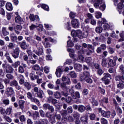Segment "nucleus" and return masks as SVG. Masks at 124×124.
Masks as SVG:
<instances>
[{
    "label": "nucleus",
    "mask_w": 124,
    "mask_h": 124,
    "mask_svg": "<svg viewBox=\"0 0 124 124\" xmlns=\"http://www.w3.org/2000/svg\"><path fill=\"white\" fill-rule=\"evenodd\" d=\"M37 50L34 49L33 50V53H35L37 56L39 57L42 56L44 54V51L43 50V46L39 45L38 46H36Z\"/></svg>",
    "instance_id": "obj_9"
},
{
    "label": "nucleus",
    "mask_w": 124,
    "mask_h": 124,
    "mask_svg": "<svg viewBox=\"0 0 124 124\" xmlns=\"http://www.w3.org/2000/svg\"><path fill=\"white\" fill-rule=\"evenodd\" d=\"M10 86H11V87H15L16 89L18 90V91L22 90V87L19 86V85L18 84V81H17L16 80L11 81L10 83Z\"/></svg>",
    "instance_id": "obj_11"
},
{
    "label": "nucleus",
    "mask_w": 124,
    "mask_h": 124,
    "mask_svg": "<svg viewBox=\"0 0 124 124\" xmlns=\"http://www.w3.org/2000/svg\"><path fill=\"white\" fill-rule=\"evenodd\" d=\"M101 123L102 124H108V121L106 120L104 118H102L101 119Z\"/></svg>",
    "instance_id": "obj_62"
},
{
    "label": "nucleus",
    "mask_w": 124,
    "mask_h": 124,
    "mask_svg": "<svg viewBox=\"0 0 124 124\" xmlns=\"http://www.w3.org/2000/svg\"><path fill=\"white\" fill-rule=\"evenodd\" d=\"M88 77H90V71H85L83 74L79 75V80L81 82H83V81H86V79Z\"/></svg>",
    "instance_id": "obj_10"
},
{
    "label": "nucleus",
    "mask_w": 124,
    "mask_h": 124,
    "mask_svg": "<svg viewBox=\"0 0 124 124\" xmlns=\"http://www.w3.org/2000/svg\"><path fill=\"white\" fill-rule=\"evenodd\" d=\"M71 97L72 99H77V98H80V93L79 92H76L75 93H71Z\"/></svg>",
    "instance_id": "obj_21"
},
{
    "label": "nucleus",
    "mask_w": 124,
    "mask_h": 124,
    "mask_svg": "<svg viewBox=\"0 0 124 124\" xmlns=\"http://www.w3.org/2000/svg\"><path fill=\"white\" fill-rule=\"evenodd\" d=\"M6 93L7 95H12V94H14V89L11 87H7L6 89Z\"/></svg>",
    "instance_id": "obj_17"
},
{
    "label": "nucleus",
    "mask_w": 124,
    "mask_h": 124,
    "mask_svg": "<svg viewBox=\"0 0 124 124\" xmlns=\"http://www.w3.org/2000/svg\"><path fill=\"white\" fill-rule=\"evenodd\" d=\"M7 47L10 49H13V48L15 47V45H14V43H9L8 45H7Z\"/></svg>",
    "instance_id": "obj_59"
},
{
    "label": "nucleus",
    "mask_w": 124,
    "mask_h": 124,
    "mask_svg": "<svg viewBox=\"0 0 124 124\" xmlns=\"http://www.w3.org/2000/svg\"><path fill=\"white\" fill-rule=\"evenodd\" d=\"M117 88L120 90H123V89L124 88V84L120 82L118 84H117Z\"/></svg>",
    "instance_id": "obj_58"
},
{
    "label": "nucleus",
    "mask_w": 124,
    "mask_h": 124,
    "mask_svg": "<svg viewBox=\"0 0 124 124\" xmlns=\"http://www.w3.org/2000/svg\"><path fill=\"white\" fill-rule=\"evenodd\" d=\"M31 93L36 97L38 98H43V94H44V92L43 90H39L38 87H34L31 91Z\"/></svg>",
    "instance_id": "obj_3"
},
{
    "label": "nucleus",
    "mask_w": 124,
    "mask_h": 124,
    "mask_svg": "<svg viewBox=\"0 0 124 124\" xmlns=\"http://www.w3.org/2000/svg\"><path fill=\"white\" fill-rule=\"evenodd\" d=\"M95 15L96 19H99V18H101V16H102V13H101L100 12L96 11L95 13Z\"/></svg>",
    "instance_id": "obj_44"
},
{
    "label": "nucleus",
    "mask_w": 124,
    "mask_h": 124,
    "mask_svg": "<svg viewBox=\"0 0 124 124\" xmlns=\"http://www.w3.org/2000/svg\"><path fill=\"white\" fill-rule=\"evenodd\" d=\"M44 26L45 29H46V30L47 31H50V30H51L52 28H53V26H52L51 25L48 24H44Z\"/></svg>",
    "instance_id": "obj_47"
},
{
    "label": "nucleus",
    "mask_w": 124,
    "mask_h": 124,
    "mask_svg": "<svg viewBox=\"0 0 124 124\" xmlns=\"http://www.w3.org/2000/svg\"><path fill=\"white\" fill-rule=\"evenodd\" d=\"M11 40L13 42H16L18 40V37L14 35V33L11 34L10 35Z\"/></svg>",
    "instance_id": "obj_32"
},
{
    "label": "nucleus",
    "mask_w": 124,
    "mask_h": 124,
    "mask_svg": "<svg viewBox=\"0 0 124 124\" xmlns=\"http://www.w3.org/2000/svg\"><path fill=\"white\" fill-rule=\"evenodd\" d=\"M5 56L6 57V59L7 60L8 62L9 63H13V61L10 57V54L8 52H6L5 54Z\"/></svg>",
    "instance_id": "obj_25"
},
{
    "label": "nucleus",
    "mask_w": 124,
    "mask_h": 124,
    "mask_svg": "<svg viewBox=\"0 0 124 124\" xmlns=\"http://www.w3.org/2000/svg\"><path fill=\"white\" fill-rule=\"evenodd\" d=\"M67 51L68 52H71V53H69V56L70 58H74L75 57V54H74V50L72 48H68L67 49Z\"/></svg>",
    "instance_id": "obj_30"
},
{
    "label": "nucleus",
    "mask_w": 124,
    "mask_h": 124,
    "mask_svg": "<svg viewBox=\"0 0 124 124\" xmlns=\"http://www.w3.org/2000/svg\"><path fill=\"white\" fill-rule=\"evenodd\" d=\"M2 67L3 69H4V71L5 72V73H13L14 69H13V67H12L10 64L7 63H3L2 64Z\"/></svg>",
    "instance_id": "obj_6"
},
{
    "label": "nucleus",
    "mask_w": 124,
    "mask_h": 124,
    "mask_svg": "<svg viewBox=\"0 0 124 124\" xmlns=\"http://www.w3.org/2000/svg\"><path fill=\"white\" fill-rule=\"evenodd\" d=\"M71 24L72 25L73 28L77 29L79 28V20L77 19H74L71 21Z\"/></svg>",
    "instance_id": "obj_16"
},
{
    "label": "nucleus",
    "mask_w": 124,
    "mask_h": 124,
    "mask_svg": "<svg viewBox=\"0 0 124 124\" xmlns=\"http://www.w3.org/2000/svg\"><path fill=\"white\" fill-rule=\"evenodd\" d=\"M27 97L28 99H30L31 102H34V103L37 104L38 106H40V102L39 100L34 97L32 96V94L31 92H28L27 93Z\"/></svg>",
    "instance_id": "obj_7"
},
{
    "label": "nucleus",
    "mask_w": 124,
    "mask_h": 124,
    "mask_svg": "<svg viewBox=\"0 0 124 124\" xmlns=\"http://www.w3.org/2000/svg\"><path fill=\"white\" fill-rule=\"evenodd\" d=\"M23 27L21 25H17L15 28H14V31L15 33H16L17 35H19L21 33L20 31H22Z\"/></svg>",
    "instance_id": "obj_18"
},
{
    "label": "nucleus",
    "mask_w": 124,
    "mask_h": 124,
    "mask_svg": "<svg viewBox=\"0 0 124 124\" xmlns=\"http://www.w3.org/2000/svg\"><path fill=\"white\" fill-rule=\"evenodd\" d=\"M24 86L25 87H26V88L27 89V90H31V84H30V83L26 82L24 84Z\"/></svg>",
    "instance_id": "obj_46"
},
{
    "label": "nucleus",
    "mask_w": 124,
    "mask_h": 124,
    "mask_svg": "<svg viewBox=\"0 0 124 124\" xmlns=\"http://www.w3.org/2000/svg\"><path fill=\"white\" fill-rule=\"evenodd\" d=\"M25 101L23 100L18 101V106L21 110H24V104H25Z\"/></svg>",
    "instance_id": "obj_29"
},
{
    "label": "nucleus",
    "mask_w": 124,
    "mask_h": 124,
    "mask_svg": "<svg viewBox=\"0 0 124 124\" xmlns=\"http://www.w3.org/2000/svg\"><path fill=\"white\" fill-rule=\"evenodd\" d=\"M54 96L55 98H61V93L59 92H56L54 93Z\"/></svg>",
    "instance_id": "obj_54"
},
{
    "label": "nucleus",
    "mask_w": 124,
    "mask_h": 124,
    "mask_svg": "<svg viewBox=\"0 0 124 124\" xmlns=\"http://www.w3.org/2000/svg\"><path fill=\"white\" fill-rule=\"evenodd\" d=\"M11 113H12V106H10L9 108H6L5 114H6V115H10Z\"/></svg>",
    "instance_id": "obj_35"
},
{
    "label": "nucleus",
    "mask_w": 124,
    "mask_h": 124,
    "mask_svg": "<svg viewBox=\"0 0 124 124\" xmlns=\"http://www.w3.org/2000/svg\"><path fill=\"white\" fill-rule=\"evenodd\" d=\"M18 79H20L19 83L20 85H23L25 84V80L24 79V76L22 75H19L18 76Z\"/></svg>",
    "instance_id": "obj_27"
},
{
    "label": "nucleus",
    "mask_w": 124,
    "mask_h": 124,
    "mask_svg": "<svg viewBox=\"0 0 124 124\" xmlns=\"http://www.w3.org/2000/svg\"><path fill=\"white\" fill-rule=\"evenodd\" d=\"M101 116L104 118H110V116H111V112H110V111H104L102 112Z\"/></svg>",
    "instance_id": "obj_24"
},
{
    "label": "nucleus",
    "mask_w": 124,
    "mask_h": 124,
    "mask_svg": "<svg viewBox=\"0 0 124 124\" xmlns=\"http://www.w3.org/2000/svg\"><path fill=\"white\" fill-rule=\"evenodd\" d=\"M6 77L9 80H12L13 79V78H14V77L13 76V75H11L10 74H7L6 75Z\"/></svg>",
    "instance_id": "obj_60"
},
{
    "label": "nucleus",
    "mask_w": 124,
    "mask_h": 124,
    "mask_svg": "<svg viewBox=\"0 0 124 124\" xmlns=\"http://www.w3.org/2000/svg\"><path fill=\"white\" fill-rule=\"evenodd\" d=\"M69 75L71 78H76V77H77V74L74 71L70 72Z\"/></svg>",
    "instance_id": "obj_48"
},
{
    "label": "nucleus",
    "mask_w": 124,
    "mask_h": 124,
    "mask_svg": "<svg viewBox=\"0 0 124 124\" xmlns=\"http://www.w3.org/2000/svg\"><path fill=\"white\" fill-rule=\"evenodd\" d=\"M73 116L74 118H76V119H79L81 115L78 112H75Z\"/></svg>",
    "instance_id": "obj_64"
},
{
    "label": "nucleus",
    "mask_w": 124,
    "mask_h": 124,
    "mask_svg": "<svg viewBox=\"0 0 124 124\" xmlns=\"http://www.w3.org/2000/svg\"><path fill=\"white\" fill-rule=\"evenodd\" d=\"M101 65L104 67H106V66H107V59H106V58L102 59Z\"/></svg>",
    "instance_id": "obj_42"
},
{
    "label": "nucleus",
    "mask_w": 124,
    "mask_h": 124,
    "mask_svg": "<svg viewBox=\"0 0 124 124\" xmlns=\"http://www.w3.org/2000/svg\"><path fill=\"white\" fill-rule=\"evenodd\" d=\"M67 44L68 47H73L74 46V44L71 41L69 40L67 42Z\"/></svg>",
    "instance_id": "obj_57"
},
{
    "label": "nucleus",
    "mask_w": 124,
    "mask_h": 124,
    "mask_svg": "<svg viewBox=\"0 0 124 124\" xmlns=\"http://www.w3.org/2000/svg\"><path fill=\"white\" fill-rule=\"evenodd\" d=\"M102 31H103V28L101 27H97L95 28V31L97 33H101Z\"/></svg>",
    "instance_id": "obj_43"
},
{
    "label": "nucleus",
    "mask_w": 124,
    "mask_h": 124,
    "mask_svg": "<svg viewBox=\"0 0 124 124\" xmlns=\"http://www.w3.org/2000/svg\"><path fill=\"white\" fill-rule=\"evenodd\" d=\"M103 0H92V2L93 3V6L95 8L99 9L101 11H104L106 9V4L105 3L101 5ZM99 5H100L99 6Z\"/></svg>",
    "instance_id": "obj_2"
},
{
    "label": "nucleus",
    "mask_w": 124,
    "mask_h": 124,
    "mask_svg": "<svg viewBox=\"0 0 124 124\" xmlns=\"http://www.w3.org/2000/svg\"><path fill=\"white\" fill-rule=\"evenodd\" d=\"M22 66H19L18 67V72L19 73H24L25 72V69Z\"/></svg>",
    "instance_id": "obj_61"
},
{
    "label": "nucleus",
    "mask_w": 124,
    "mask_h": 124,
    "mask_svg": "<svg viewBox=\"0 0 124 124\" xmlns=\"http://www.w3.org/2000/svg\"><path fill=\"white\" fill-rule=\"evenodd\" d=\"M40 67L37 64L32 66V70H35L36 71H39L40 70Z\"/></svg>",
    "instance_id": "obj_39"
},
{
    "label": "nucleus",
    "mask_w": 124,
    "mask_h": 124,
    "mask_svg": "<svg viewBox=\"0 0 124 124\" xmlns=\"http://www.w3.org/2000/svg\"><path fill=\"white\" fill-rule=\"evenodd\" d=\"M2 33L4 36H6L9 34V32L6 31V28L3 27L2 29Z\"/></svg>",
    "instance_id": "obj_37"
},
{
    "label": "nucleus",
    "mask_w": 124,
    "mask_h": 124,
    "mask_svg": "<svg viewBox=\"0 0 124 124\" xmlns=\"http://www.w3.org/2000/svg\"><path fill=\"white\" fill-rule=\"evenodd\" d=\"M20 46L21 47V49L23 50H26L28 47H29V45H27V42L25 40H23L21 42L20 44Z\"/></svg>",
    "instance_id": "obj_22"
},
{
    "label": "nucleus",
    "mask_w": 124,
    "mask_h": 124,
    "mask_svg": "<svg viewBox=\"0 0 124 124\" xmlns=\"http://www.w3.org/2000/svg\"><path fill=\"white\" fill-rule=\"evenodd\" d=\"M96 118V115L93 113H91L89 114V118L90 121H94Z\"/></svg>",
    "instance_id": "obj_36"
},
{
    "label": "nucleus",
    "mask_w": 124,
    "mask_h": 124,
    "mask_svg": "<svg viewBox=\"0 0 124 124\" xmlns=\"http://www.w3.org/2000/svg\"><path fill=\"white\" fill-rule=\"evenodd\" d=\"M80 48H81V46H80L76 45V49H77V50H78V54H85V51L84 50H80Z\"/></svg>",
    "instance_id": "obj_41"
},
{
    "label": "nucleus",
    "mask_w": 124,
    "mask_h": 124,
    "mask_svg": "<svg viewBox=\"0 0 124 124\" xmlns=\"http://www.w3.org/2000/svg\"><path fill=\"white\" fill-rule=\"evenodd\" d=\"M84 59H85V58L83 57V55H79L78 56L77 60L79 62H84Z\"/></svg>",
    "instance_id": "obj_50"
},
{
    "label": "nucleus",
    "mask_w": 124,
    "mask_h": 124,
    "mask_svg": "<svg viewBox=\"0 0 124 124\" xmlns=\"http://www.w3.org/2000/svg\"><path fill=\"white\" fill-rule=\"evenodd\" d=\"M20 64H21V62L19 61H17L16 62L14 63H13L12 64V66H13L14 68H17V67H18V66H19Z\"/></svg>",
    "instance_id": "obj_38"
},
{
    "label": "nucleus",
    "mask_w": 124,
    "mask_h": 124,
    "mask_svg": "<svg viewBox=\"0 0 124 124\" xmlns=\"http://www.w3.org/2000/svg\"><path fill=\"white\" fill-rule=\"evenodd\" d=\"M105 23H106V19H102L101 21H99L98 22V24H99V26H101L102 25H103V24H106Z\"/></svg>",
    "instance_id": "obj_55"
},
{
    "label": "nucleus",
    "mask_w": 124,
    "mask_h": 124,
    "mask_svg": "<svg viewBox=\"0 0 124 124\" xmlns=\"http://www.w3.org/2000/svg\"><path fill=\"white\" fill-rule=\"evenodd\" d=\"M43 70H44V68L41 66L40 70L36 72L37 76H38L39 77V76L40 77H43V76H44V74H43Z\"/></svg>",
    "instance_id": "obj_23"
},
{
    "label": "nucleus",
    "mask_w": 124,
    "mask_h": 124,
    "mask_svg": "<svg viewBox=\"0 0 124 124\" xmlns=\"http://www.w3.org/2000/svg\"><path fill=\"white\" fill-rule=\"evenodd\" d=\"M46 118H48L49 119V121L52 124H54L56 123V119L55 117H52V113L50 112V111H48L46 114Z\"/></svg>",
    "instance_id": "obj_15"
},
{
    "label": "nucleus",
    "mask_w": 124,
    "mask_h": 124,
    "mask_svg": "<svg viewBox=\"0 0 124 124\" xmlns=\"http://www.w3.org/2000/svg\"><path fill=\"white\" fill-rule=\"evenodd\" d=\"M91 102L93 104V106H97L98 105V102L94 99V98H92L91 99Z\"/></svg>",
    "instance_id": "obj_34"
},
{
    "label": "nucleus",
    "mask_w": 124,
    "mask_h": 124,
    "mask_svg": "<svg viewBox=\"0 0 124 124\" xmlns=\"http://www.w3.org/2000/svg\"><path fill=\"white\" fill-rule=\"evenodd\" d=\"M78 112H80V113H83V112H85V110H86V108L85 106H83V105H80L78 106Z\"/></svg>",
    "instance_id": "obj_28"
},
{
    "label": "nucleus",
    "mask_w": 124,
    "mask_h": 124,
    "mask_svg": "<svg viewBox=\"0 0 124 124\" xmlns=\"http://www.w3.org/2000/svg\"><path fill=\"white\" fill-rule=\"evenodd\" d=\"M6 8L7 10H8V11H12V10H13L12 4L10 3H7L6 4Z\"/></svg>",
    "instance_id": "obj_33"
},
{
    "label": "nucleus",
    "mask_w": 124,
    "mask_h": 124,
    "mask_svg": "<svg viewBox=\"0 0 124 124\" xmlns=\"http://www.w3.org/2000/svg\"><path fill=\"white\" fill-rule=\"evenodd\" d=\"M26 39L27 41H28V42H30L31 45H33V46H36V47H38V46H39V45L38 44V42L35 41V40L33 39L31 37L26 38Z\"/></svg>",
    "instance_id": "obj_14"
},
{
    "label": "nucleus",
    "mask_w": 124,
    "mask_h": 124,
    "mask_svg": "<svg viewBox=\"0 0 124 124\" xmlns=\"http://www.w3.org/2000/svg\"><path fill=\"white\" fill-rule=\"evenodd\" d=\"M99 92L102 94H105V90L102 88L101 87H99L98 89Z\"/></svg>",
    "instance_id": "obj_56"
},
{
    "label": "nucleus",
    "mask_w": 124,
    "mask_h": 124,
    "mask_svg": "<svg viewBox=\"0 0 124 124\" xmlns=\"http://www.w3.org/2000/svg\"><path fill=\"white\" fill-rule=\"evenodd\" d=\"M115 109L116 110L117 113H118L120 115L123 114V110H122V108H120L119 107H115Z\"/></svg>",
    "instance_id": "obj_52"
},
{
    "label": "nucleus",
    "mask_w": 124,
    "mask_h": 124,
    "mask_svg": "<svg viewBox=\"0 0 124 124\" xmlns=\"http://www.w3.org/2000/svg\"><path fill=\"white\" fill-rule=\"evenodd\" d=\"M43 109H44V110H49V111H50L51 113H53V112L55 111V108H54V107L51 106L48 103L44 104L43 106Z\"/></svg>",
    "instance_id": "obj_12"
},
{
    "label": "nucleus",
    "mask_w": 124,
    "mask_h": 124,
    "mask_svg": "<svg viewBox=\"0 0 124 124\" xmlns=\"http://www.w3.org/2000/svg\"><path fill=\"white\" fill-rule=\"evenodd\" d=\"M108 52L109 53V54H114V53H115V50H114V49L112 47H111V46H108Z\"/></svg>",
    "instance_id": "obj_53"
},
{
    "label": "nucleus",
    "mask_w": 124,
    "mask_h": 124,
    "mask_svg": "<svg viewBox=\"0 0 124 124\" xmlns=\"http://www.w3.org/2000/svg\"><path fill=\"white\" fill-rule=\"evenodd\" d=\"M62 82H63L61 84V88L63 91H67L69 89V86L66 85H70L71 81H70V78L67 77L65 76H63L62 78Z\"/></svg>",
    "instance_id": "obj_1"
},
{
    "label": "nucleus",
    "mask_w": 124,
    "mask_h": 124,
    "mask_svg": "<svg viewBox=\"0 0 124 124\" xmlns=\"http://www.w3.org/2000/svg\"><path fill=\"white\" fill-rule=\"evenodd\" d=\"M3 104L5 106H8L10 104V101L8 99H5L2 101Z\"/></svg>",
    "instance_id": "obj_45"
},
{
    "label": "nucleus",
    "mask_w": 124,
    "mask_h": 124,
    "mask_svg": "<svg viewBox=\"0 0 124 124\" xmlns=\"http://www.w3.org/2000/svg\"><path fill=\"white\" fill-rule=\"evenodd\" d=\"M3 119L4 121L7 122L8 123H11V122H12V119L7 115H4L3 116Z\"/></svg>",
    "instance_id": "obj_40"
},
{
    "label": "nucleus",
    "mask_w": 124,
    "mask_h": 124,
    "mask_svg": "<svg viewBox=\"0 0 124 124\" xmlns=\"http://www.w3.org/2000/svg\"><path fill=\"white\" fill-rule=\"evenodd\" d=\"M19 120L21 123H24V122L26 121V117H25V115H22L20 117H19Z\"/></svg>",
    "instance_id": "obj_63"
},
{
    "label": "nucleus",
    "mask_w": 124,
    "mask_h": 124,
    "mask_svg": "<svg viewBox=\"0 0 124 124\" xmlns=\"http://www.w3.org/2000/svg\"><path fill=\"white\" fill-rule=\"evenodd\" d=\"M29 76L30 77V79H31L32 81H34V80H35V79H38L39 78L38 76L35 75L34 73H33V71L30 74Z\"/></svg>",
    "instance_id": "obj_26"
},
{
    "label": "nucleus",
    "mask_w": 124,
    "mask_h": 124,
    "mask_svg": "<svg viewBox=\"0 0 124 124\" xmlns=\"http://www.w3.org/2000/svg\"><path fill=\"white\" fill-rule=\"evenodd\" d=\"M22 56H23V59L24 61L28 62H29V57L28 56V55L26 54V53L24 52H22L20 53V56L22 57Z\"/></svg>",
    "instance_id": "obj_31"
},
{
    "label": "nucleus",
    "mask_w": 124,
    "mask_h": 124,
    "mask_svg": "<svg viewBox=\"0 0 124 124\" xmlns=\"http://www.w3.org/2000/svg\"><path fill=\"white\" fill-rule=\"evenodd\" d=\"M117 61H118V56H115L113 57V59L110 57L108 58V65L109 67H114L117 64Z\"/></svg>",
    "instance_id": "obj_5"
},
{
    "label": "nucleus",
    "mask_w": 124,
    "mask_h": 124,
    "mask_svg": "<svg viewBox=\"0 0 124 124\" xmlns=\"http://www.w3.org/2000/svg\"><path fill=\"white\" fill-rule=\"evenodd\" d=\"M20 54V48L16 47L13 52L11 53L12 57L15 59H18L19 58V54Z\"/></svg>",
    "instance_id": "obj_13"
},
{
    "label": "nucleus",
    "mask_w": 124,
    "mask_h": 124,
    "mask_svg": "<svg viewBox=\"0 0 124 124\" xmlns=\"http://www.w3.org/2000/svg\"><path fill=\"white\" fill-rule=\"evenodd\" d=\"M63 72V70H62V67H58L56 69V71L55 74L58 78L61 77V75H62V73Z\"/></svg>",
    "instance_id": "obj_20"
},
{
    "label": "nucleus",
    "mask_w": 124,
    "mask_h": 124,
    "mask_svg": "<svg viewBox=\"0 0 124 124\" xmlns=\"http://www.w3.org/2000/svg\"><path fill=\"white\" fill-rule=\"evenodd\" d=\"M42 8L44 9V10H46V11H49V6L45 4H43L41 5Z\"/></svg>",
    "instance_id": "obj_49"
},
{
    "label": "nucleus",
    "mask_w": 124,
    "mask_h": 124,
    "mask_svg": "<svg viewBox=\"0 0 124 124\" xmlns=\"http://www.w3.org/2000/svg\"><path fill=\"white\" fill-rule=\"evenodd\" d=\"M120 70L121 71L122 75H118L115 77L116 81H121L122 83H124V65L122 64L119 66Z\"/></svg>",
    "instance_id": "obj_4"
},
{
    "label": "nucleus",
    "mask_w": 124,
    "mask_h": 124,
    "mask_svg": "<svg viewBox=\"0 0 124 124\" xmlns=\"http://www.w3.org/2000/svg\"><path fill=\"white\" fill-rule=\"evenodd\" d=\"M104 73V71H103L101 68H100L97 70V74L99 76H101L102 74Z\"/></svg>",
    "instance_id": "obj_51"
},
{
    "label": "nucleus",
    "mask_w": 124,
    "mask_h": 124,
    "mask_svg": "<svg viewBox=\"0 0 124 124\" xmlns=\"http://www.w3.org/2000/svg\"><path fill=\"white\" fill-rule=\"evenodd\" d=\"M103 77L101 78V80L104 81L105 85H109L110 80L112 79V76L108 73L103 74Z\"/></svg>",
    "instance_id": "obj_8"
},
{
    "label": "nucleus",
    "mask_w": 124,
    "mask_h": 124,
    "mask_svg": "<svg viewBox=\"0 0 124 124\" xmlns=\"http://www.w3.org/2000/svg\"><path fill=\"white\" fill-rule=\"evenodd\" d=\"M74 68L77 72H80V71H82L83 66L80 64L76 63L74 65Z\"/></svg>",
    "instance_id": "obj_19"
}]
</instances>
